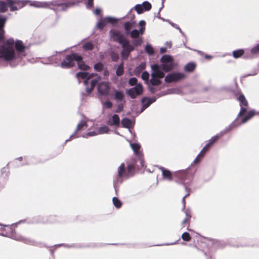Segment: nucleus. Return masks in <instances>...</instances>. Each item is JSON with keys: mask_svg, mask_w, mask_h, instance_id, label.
Segmentation results:
<instances>
[{"mask_svg": "<svg viewBox=\"0 0 259 259\" xmlns=\"http://www.w3.org/2000/svg\"><path fill=\"white\" fill-rule=\"evenodd\" d=\"M26 2H28L27 1ZM29 5L31 6L37 8H49L54 11L56 10L51 8V6H58L60 8V10L66 11L68 8L65 3H58L57 1H52L51 2H38V1H29Z\"/></svg>", "mask_w": 259, "mask_h": 259, "instance_id": "nucleus-5", "label": "nucleus"}, {"mask_svg": "<svg viewBox=\"0 0 259 259\" xmlns=\"http://www.w3.org/2000/svg\"><path fill=\"white\" fill-rule=\"evenodd\" d=\"M175 175L178 178L181 180H185L187 177L186 172L184 170L177 171Z\"/></svg>", "mask_w": 259, "mask_h": 259, "instance_id": "nucleus-40", "label": "nucleus"}, {"mask_svg": "<svg viewBox=\"0 0 259 259\" xmlns=\"http://www.w3.org/2000/svg\"><path fill=\"white\" fill-rule=\"evenodd\" d=\"M106 21H105V17L98 21L96 24V27L100 30H102L106 24Z\"/></svg>", "mask_w": 259, "mask_h": 259, "instance_id": "nucleus-36", "label": "nucleus"}, {"mask_svg": "<svg viewBox=\"0 0 259 259\" xmlns=\"http://www.w3.org/2000/svg\"><path fill=\"white\" fill-rule=\"evenodd\" d=\"M124 97V94L122 92L118 90H114V96L113 99L117 102H121Z\"/></svg>", "mask_w": 259, "mask_h": 259, "instance_id": "nucleus-26", "label": "nucleus"}, {"mask_svg": "<svg viewBox=\"0 0 259 259\" xmlns=\"http://www.w3.org/2000/svg\"><path fill=\"white\" fill-rule=\"evenodd\" d=\"M185 188L186 191L187 192V193L183 197V199H182V203H183V209H184V208L185 207V198H186L190 195V189L188 188V187H187L186 186H185Z\"/></svg>", "mask_w": 259, "mask_h": 259, "instance_id": "nucleus-50", "label": "nucleus"}, {"mask_svg": "<svg viewBox=\"0 0 259 259\" xmlns=\"http://www.w3.org/2000/svg\"><path fill=\"white\" fill-rule=\"evenodd\" d=\"M142 7L144 8V9L145 11H148L151 10L152 8L151 4L148 1H144L142 4Z\"/></svg>", "mask_w": 259, "mask_h": 259, "instance_id": "nucleus-44", "label": "nucleus"}, {"mask_svg": "<svg viewBox=\"0 0 259 259\" xmlns=\"http://www.w3.org/2000/svg\"><path fill=\"white\" fill-rule=\"evenodd\" d=\"M110 57L111 60L114 62L117 61L119 59V55L116 53H112Z\"/></svg>", "mask_w": 259, "mask_h": 259, "instance_id": "nucleus-56", "label": "nucleus"}, {"mask_svg": "<svg viewBox=\"0 0 259 259\" xmlns=\"http://www.w3.org/2000/svg\"><path fill=\"white\" fill-rule=\"evenodd\" d=\"M94 5V0H88L87 7L88 8L92 7Z\"/></svg>", "mask_w": 259, "mask_h": 259, "instance_id": "nucleus-61", "label": "nucleus"}, {"mask_svg": "<svg viewBox=\"0 0 259 259\" xmlns=\"http://www.w3.org/2000/svg\"><path fill=\"white\" fill-rule=\"evenodd\" d=\"M14 47L16 52H15L13 46H4V47H10L13 50L12 58L9 61H7V62L10 63V66L13 67L16 66L22 57L25 55L24 52L26 48L23 42L20 40L15 41Z\"/></svg>", "mask_w": 259, "mask_h": 259, "instance_id": "nucleus-2", "label": "nucleus"}, {"mask_svg": "<svg viewBox=\"0 0 259 259\" xmlns=\"http://www.w3.org/2000/svg\"><path fill=\"white\" fill-rule=\"evenodd\" d=\"M97 75V73H88V75L87 76V79H91V78L95 76L96 75Z\"/></svg>", "mask_w": 259, "mask_h": 259, "instance_id": "nucleus-64", "label": "nucleus"}, {"mask_svg": "<svg viewBox=\"0 0 259 259\" xmlns=\"http://www.w3.org/2000/svg\"><path fill=\"white\" fill-rule=\"evenodd\" d=\"M149 77V73L147 71H145L142 73L141 78L143 80H145L146 82H148Z\"/></svg>", "mask_w": 259, "mask_h": 259, "instance_id": "nucleus-51", "label": "nucleus"}, {"mask_svg": "<svg viewBox=\"0 0 259 259\" xmlns=\"http://www.w3.org/2000/svg\"><path fill=\"white\" fill-rule=\"evenodd\" d=\"M259 54V43L254 46L250 50V54L249 56L245 55V58L247 59H251L254 57V56Z\"/></svg>", "mask_w": 259, "mask_h": 259, "instance_id": "nucleus-23", "label": "nucleus"}, {"mask_svg": "<svg viewBox=\"0 0 259 259\" xmlns=\"http://www.w3.org/2000/svg\"><path fill=\"white\" fill-rule=\"evenodd\" d=\"M208 240H210L211 242V244H212V245L214 246V247L215 248L219 247V245L220 244L219 241L214 239H211V238L208 239Z\"/></svg>", "mask_w": 259, "mask_h": 259, "instance_id": "nucleus-54", "label": "nucleus"}, {"mask_svg": "<svg viewBox=\"0 0 259 259\" xmlns=\"http://www.w3.org/2000/svg\"><path fill=\"white\" fill-rule=\"evenodd\" d=\"M8 4L7 1H0V12L5 13L8 10Z\"/></svg>", "mask_w": 259, "mask_h": 259, "instance_id": "nucleus-39", "label": "nucleus"}, {"mask_svg": "<svg viewBox=\"0 0 259 259\" xmlns=\"http://www.w3.org/2000/svg\"><path fill=\"white\" fill-rule=\"evenodd\" d=\"M7 18L6 16H2L0 15V41L3 39V29L5 24L7 21Z\"/></svg>", "mask_w": 259, "mask_h": 259, "instance_id": "nucleus-24", "label": "nucleus"}, {"mask_svg": "<svg viewBox=\"0 0 259 259\" xmlns=\"http://www.w3.org/2000/svg\"><path fill=\"white\" fill-rule=\"evenodd\" d=\"M182 239L185 241H189L191 239V237L188 232H184L182 234L181 236Z\"/></svg>", "mask_w": 259, "mask_h": 259, "instance_id": "nucleus-48", "label": "nucleus"}, {"mask_svg": "<svg viewBox=\"0 0 259 259\" xmlns=\"http://www.w3.org/2000/svg\"><path fill=\"white\" fill-rule=\"evenodd\" d=\"M105 21H106V23H109L111 24H114L118 22L119 19L114 17L108 16L105 17Z\"/></svg>", "mask_w": 259, "mask_h": 259, "instance_id": "nucleus-35", "label": "nucleus"}, {"mask_svg": "<svg viewBox=\"0 0 259 259\" xmlns=\"http://www.w3.org/2000/svg\"><path fill=\"white\" fill-rule=\"evenodd\" d=\"M111 39L114 42H118L122 47L121 55L123 59H127L134 48L131 46L130 40L119 31L111 29L109 31Z\"/></svg>", "mask_w": 259, "mask_h": 259, "instance_id": "nucleus-1", "label": "nucleus"}, {"mask_svg": "<svg viewBox=\"0 0 259 259\" xmlns=\"http://www.w3.org/2000/svg\"><path fill=\"white\" fill-rule=\"evenodd\" d=\"M107 123L110 126L115 125L118 126L120 124V118L119 116L116 114L113 115L112 116L108 119Z\"/></svg>", "mask_w": 259, "mask_h": 259, "instance_id": "nucleus-18", "label": "nucleus"}, {"mask_svg": "<svg viewBox=\"0 0 259 259\" xmlns=\"http://www.w3.org/2000/svg\"><path fill=\"white\" fill-rule=\"evenodd\" d=\"M82 48L86 51H92L94 48V44L91 42H87L82 45Z\"/></svg>", "mask_w": 259, "mask_h": 259, "instance_id": "nucleus-37", "label": "nucleus"}, {"mask_svg": "<svg viewBox=\"0 0 259 259\" xmlns=\"http://www.w3.org/2000/svg\"><path fill=\"white\" fill-rule=\"evenodd\" d=\"M161 67L165 72H168L174 69L176 66L172 57L170 55H163L160 58Z\"/></svg>", "mask_w": 259, "mask_h": 259, "instance_id": "nucleus-6", "label": "nucleus"}, {"mask_svg": "<svg viewBox=\"0 0 259 259\" xmlns=\"http://www.w3.org/2000/svg\"><path fill=\"white\" fill-rule=\"evenodd\" d=\"M150 82L153 86H156L159 85L161 84V80L158 79L156 76H152L151 78L150 79Z\"/></svg>", "mask_w": 259, "mask_h": 259, "instance_id": "nucleus-38", "label": "nucleus"}, {"mask_svg": "<svg viewBox=\"0 0 259 259\" xmlns=\"http://www.w3.org/2000/svg\"><path fill=\"white\" fill-rule=\"evenodd\" d=\"M66 4V5H67V7L68 8H69V7H72L74 5H76V2H68V3H65Z\"/></svg>", "mask_w": 259, "mask_h": 259, "instance_id": "nucleus-62", "label": "nucleus"}, {"mask_svg": "<svg viewBox=\"0 0 259 259\" xmlns=\"http://www.w3.org/2000/svg\"><path fill=\"white\" fill-rule=\"evenodd\" d=\"M101 79V76H98L97 78L92 80L91 82V85L93 86L94 88L96 85L98 83L99 81Z\"/></svg>", "mask_w": 259, "mask_h": 259, "instance_id": "nucleus-52", "label": "nucleus"}, {"mask_svg": "<svg viewBox=\"0 0 259 259\" xmlns=\"http://www.w3.org/2000/svg\"><path fill=\"white\" fill-rule=\"evenodd\" d=\"M160 169L161 170L162 175L164 178L166 179L169 181H171L172 180V174L169 170L165 169L163 167H161Z\"/></svg>", "mask_w": 259, "mask_h": 259, "instance_id": "nucleus-25", "label": "nucleus"}, {"mask_svg": "<svg viewBox=\"0 0 259 259\" xmlns=\"http://www.w3.org/2000/svg\"><path fill=\"white\" fill-rule=\"evenodd\" d=\"M238 100L240 102L241 107L240 111L237 115V118L241 117L242 118L247 115L249 111H247V107L248 106V102L243 94L240 95L238 97Z\"/></svg>", "mask_w": 259, "mask_h": 259, "instance_id": "nucleus-9", "label": "nucleus"}, {"mask_svg": "<svg viewBox=\"0 0 259 259\" xmlns=\"http://www.w3.org/2000/svg\"><path fill=\"white\" fill-rule=\"evenodd\" d=\"M104 106L107 108L110 109L112 106V103L110 101H107L104 102Z\"/></svg>", "mask_w": 259, "mask_h": 259, "instance_id": "nucleus-59", "label": "nucleus"}, {"mask_svg": "<svg viewBox=\"0 0 259 259\" xmlns=\"http://www.w3.org/2000/svg\"><path fill=\"white\" fill-rule=\"evenodd\" d=\"M109 131V128L106 126L104 125L98 128V132L99 134H107Z\"/></svg>", "mask_w": 259, "mask_h": 259, "instance_id": "nucleus-41", "label": "nucleus"}, {"mask_svg": "<svg viewBox=\"0 0 259 259\" xmlns=\"http://www.w3.org/2000/svg\"><path fill=\"white\" fill-rule=\"evenodd\" d=\"M156 101L155 97L149 98L147 97H143L141 100L142 107L139 112L140 113H142L145 109L149 107L152 103Z\"/></svg>", "mask_w": 259, "mask_h": 259, "instance_id": "nucleus-15", "label": "nucleus"}, {"mask_svg": "<svg viewBox=\"0 0 259 259\" xmlns=\"http://www.w3.org/2000/svg\"><path fill=\"white\" fill-rule=\"evenodd\" d=\"M110 85L108 82L102 81L98 85V92L100 95H108L109 93Z\"/></svg>", "mask_w": 259, "mask_h": 259, "instance_id": "nucleus-16", "label": "nucleus"}, {"mask_svg": "<svg viewBox=\"0 0 259 259\" xmlns=\"http://www.w3.org/2000/svg\"><path fill=\"white\" fill-rule=\"evenodd\" d=\"M94 87L92 85H91L90 87H89L88 86L85 89V92L88 95H90L94 90Z\"/></svg>", "mask_w": 259, "mask_h": 259, "instance_id": "nucleus-60", "label": "nucleus"}, {"mask_svg": "<svg viewBox=\"0 0 259 259\" xmlns=\"http://www.w3.org/2000/svg\"><path fill=\"white\" fill-rule=\"evenodd\" d=\"M143 92V88L141 83L126 91V94L132 99H135L138 96L141 95Z\"/></svg>", "mask_w": 259, "mask_h": 259, "instance_id": "nucleus-11", "label": "nucleus"}, {"mask_svg": "<svg viewBox=\"0 0 259 259\" xmlns=\"http://www.w3.org/2000/svg\"><path fill=\"white\" fill-rule=\"evenodd\" d=\"M136 23L135 21L134 20H131L130 21L125 22L124 23V29L125 30V33L126 35H129V33H130L131 31L132 28L133 27V26Z\"/></svg>", "mask_w": 259, "mask_h": 259, "instance_id": "nucleus-21", "label": "nucleus"}, {"mask_svg": "<svg viewBox=\"0 0 259 259\" xmlns=\"http://www.w3.org/2000/svg\"><path fill=\"white\" fill-rule=\"evenodd\" d=\"M146 64L144 62H142L139 65L137 66L134 70L135 75H138L145 68Z\"/></svg>", "mask_w": 259, "mask_h": 259, "instance_id": "nucleus-28", "label": "nucleus"}, {"mask_svg": "<svg viewBox=\"0 0 259 259\" xmlns=\"http://www.w3.org/2000/svg\"><path fill=\"white\" fill-rule=\"evenodd\" d=\"M220 138H221V137L219 134L215 135L209 140L208 143L205 146H206V147L209 149L210 146L212 145Z\"/></svg>", "mask_w": 259, "mask_h": 259, "instance_id": "nucleus-29", "label": "nucleus"}, {"mask_svg": "<svg viewBox=\"0 0 259 259\" xmlns=\"http://www.w3.org/2000/svg\"><path fill=\"white\" fill-rule=\"evenodd\" d=\"M135 166L132 164H128L127 166V171L130 175L131 172L134 169Z\"/></svg>", "mask_w": 259, "mask_h": 259, "instance_id": "nucleus-58", "label": "nucleus"}, {"mask_svg": "<svg viewBox=\"0 0 259 259\" xmlns=\"http://www.w3.org/2000/svg\"><path fill=\"white\" fill-rule=\"evenodd\" d=\"M98 134V132H96L95 131L88 132L85 134L82 135V137L84 138H87L89 137H93L97 136Z\"/></svg>", "mask_w": 259, "mask_h": 259, "instance_id": "nucleus-49", "label": "nucleus"}, {"mask_svg": "<svg viewBox=\"0 0 259 259\" xmlns=\"http://www.w3.org/2000/svg\"><path fill=\"white\" fill-rule=\"evenodd\" d=\"M77 58H80L79 55L75 53H72L69 55H67L65 56L60 66L62 68H70L74 66L75 62Z\"/></svg>", "mask_w": 259, "mask_h": 259, "instance_id": "nucleus-8", "label": "nucleus"}, {"mask_svg": "<svg viewBox=\"0 0 259 259\" xmlns=\"http://www.w3.org/2000/svg\"><path fill=\"white\" fill-rule=\"evenodd\" d=\"M124 73V64L123 62L119 65L116 70V74L118 76H121Z\"/></svg>", "mask_w": 259, "mask_h": 259, "instance_id": "nucleus-33", "label": "nucleus"}, {"mask_svg": "<svg viewBox=\"0 0 259 259\" xmlns=\"http://www.w3.org/2000/svg\"><path fill=\"white\" fill-rule=\"evenodd\" d=\"M129 35L131 36V37L134 39V38H142V37L140 36V34H139L138 32V30L136 29H134L132 31L130 32L129 33Z\"/></svg>", "mask_w": 259, "mask_h": 259, "instance_id": "nucleus-43", "label": "nucleus"}, {"mask_svg": "<svg viewBox=\"0 0 259 259\" xmlns=\"http://www.w3.org/2000/svg\"><path fill=\"white\" fill-rule=\"evenodd\" d=\"M13 50L10 47H4L2 46L0 49V58L3 59L7 62L12 58Z\"/></svg>", "mask_w": 259, "mask_h": 259, "instance_id": "nucleus-14", "label": "nucleus"}, {"mask_svg": "<svg viewBox=\"0 0 259 259\" xmlns=\"http://www.w3.org/2000/svg\"><path fill=\"white\" fill-rule=\"evenodd\" d=\"M244 54L243 49H239L235 50L232 53V55L234 58H239Z\"/></svg>", "mask_w": 259, "mask_h": 259, "instance_id": "nucleus-32", "label": "nucleus"}, {"mask_svg": "<svg viewBox=\"0 0 259 259\" xmlns=\"http://www.w3.org/2000/svg\"><path fill=\"white\" fill-rule=\"evenodd\" d=\"M208 150V149L206 147V146H204L201 151L200 152V153L198 154L197 157L195 158L194 160L193 163V164H197L199 163L202 158L204 157L205 155L206 152Z\"/></svg>", "mask_w": 259, "mask_h": 259, "instance_id": "nucleus-20", "label": "nucleus"}, {"mask_svg": "<svg viewBox=\"0 0 259 259\" xmlns=\"http://www.w3.org/2000/svg\"><path fill=\"white\" fill-rule=\"evenodd\" d=\"M103 68H104V65L100 62L96 63L94 66V69L96 71H98V72H100V71H101L102 70H103Z\"/></svg>", "mask_w": 259, "mask_h": 259, "instance_id": "nucleus-46", "label": "nucleus"}, {"mask_svg": "<svg viewBox=\"0 0 259 259\" xmlns=\"http://www.w3.org/2000/svg\"><path fill=\"white\" fill-rule=\"evenodd\" d=\"M254 114L255 111L254 110H250L247 116L241 118L240 121L238 119L239 118H237V116L235 120L230 124L221 131L219 134L221 137H223L224 135L232 131L234 128L240 125L241 124L246 123L254 116Z\"/></svg>", "mask_w": 259, "mask_h": 259, "instance_id": "nucleus-4", "label": "nucleus"}, {"mask_svg": "<svg viewBox=\"0 0 259 259\" xmlns=\"http://www.w3.org/2000/svg\"><path fill=\"white\" fill-rule=\"evenodd\" d=\"M134 8L138 14H141L145 11V10L144 9V8L142 7V5H141V4L136 5L134 7Z\"/></svg>", "mask_w": 259, "mask_h": 259, "instance_id": "nucleus-45", "label": "nucleus"}, {"mask_svg": "<svg viewBox=\"0 0 259 259\" xmlns=\"http://www.w3.org/2000/svg\"><path fill=\"white\" fill-rule=\"evenodd\" d=\"M145 29V27H140V28L138 30V32L140 35H142L144 33V32Z\"/></svg>", "mask_w": 259, "mask_h": 259, "instance_id": "nucleus-63", "label": "nucleus"}, {"mask_svg": "<svg viewBox=\"0 0 259 259\" xmlns=\"http://www.w3.org/2000/svg\"><path fill=\"white\" fill-rule=\"evenodd\" d=\"M132 44L131 46H132L135 50V48L140 46L143 43L142 38H134L132 41Z\"/></svg>", "mask_w": 259, "mask_h": 259, "instance_id": "nucleus-30", "label": "nucleus"}, {"mask_svg": "<svg viewBox=\"0 0 259 259\" xmlns=\"http://www.w3.org/2000/svg\"><path fill=\"white\" fill-rule=\"evenodd\" d=\"M123 109V104L120 103L117 105V107L115 110V112L119 113L121 112Z\"/></svg>", "mask_w": 259, "mask_h": 259, "instance_id": "nucleus-57", "label": "nucleus"}, {"mask_svg": "<svg viewBox=\"0 0 259 259\" xmlns=\"http://www.w3.org/2000/svg\"><path fill=\"white\" fill-rule=\"evenodd\" d=\"M145 52L150 56H152L154 54V50L150 44H147L145 47Z\"/></svg>", "mask_w": 259, "mask_h": 259, "instance_id": "nucleus-34", "label": "nucleus"}, {"mask_svg": "<svg viewBox=\"0 0 259 259\" xmlns=\"http://www.w3.org/2000/svg\"><path fill=\"white\" fill-rule=\"evenodd\" d=\"M128 175L124 163H122L118 168V174L113 182V186L115 191L123 182V177H127Z\"/></svg>", "mask_w": 259, "mask_h": 259, "instance_id": "nucleus-7", "label": "nucleus"}, {"mask_svg": "<svg viewBox=\"0 0 259 259\" xmlns=\"http://www.w3.org/2000/svg\"><path fill=\"white\" fill-rule=\"evenodd\" d=\"M8 6L11 12L17 11L25 5V3L20 0H7Z\"/></svg>", "mask_w": 259, "mask_h": 259, "instance_id": "nucleus-13", "label": "nucleus"}, {"mask_svg": "<svg viewBox=\"0 0 259 259\" xmlns=\"http://www.w3.org/2000/svg\"><path fill=\"white\" fill-rule=\"evenodd\" d=\"M137 81L138 79H137V78L132 77L130 78L128 80V83L130 84V85L133 86L136 84L137 85Z\"/></svg>", "mask_w": 259, "mask_h": 259, "instance_id": "nucleus-53", "label": "nucleus"}, {"mask_svg": "<svg viewBox=\"0 0 259 259\" xmlns=\"http://www.w3.org/2000/svg\"><path fill=\"white\" fill-rule=\"evenodd\" d=\"M15 41L13 38H10L6 41V45L4 46H13L15 45Z\"/></svg>", "mask_w": 259, "mask_h": 259, "instance_id": "nucleus-55", "label": "nucleus"}, {"mask_svg": "<svg viewBox=\"0 0 259 259\" xmlns=\"http://www.w3.org/2000/svg\"><path fill=\"white\" fill-rule=\"evenodd\" d=\"M130 146L134 153L136 155L137 157V162L140 163V165H138V166H140L141 167H143L144 161L143 159V155L140 151L141 148L140 145L138 143H131Z\"/></svg>", "mask_w": 259, "mask_h": 259, "instance_id": "nucleus-12", "label": "nucleus"}, {"mask_svg": "<svg viewBox=\"0 0 259 259\" xmlns=\"http://www.w3.org/2000/svg\"><path fill=\"white\" fill-rule=\"evenodd\" d=\"M87 122L81 120L77 125L76 128L74 132V135H76L78 131L81 130L84 126L87 127Z\"/></svg>", "mask_w": 259, "mask_h": 259, "instance_id": "nucleus-31", "label": "nucleus"}, {"mask_svg": "<svg viewBox=\"0 0 259 259\" xmlns=\"http://www.w3.org/2000/svg\"><path fill=\"white\" fill-rule=\"evenodd\" d=\"M88 72H79L76 74V77L78 78L87 79Z\"/></svg>", "mask_w": 259, "mask_h": 259, "instance_id": "nucleus-47", "label": "nucleus"}, {"mask_svg": "<svg viewBox=\"0 0 259 259\" xmlns=\"http://www.w3.org/2000/svg\"><path fill=\"white\" fill-rule=\"evenodd\" d=\"M185 77L183 73L174 72L167 74L164 78V81L167 83L177 82L183 79Z\"/></svg>", "mask_w": 259, "mask_h": 259, "instance_id": "nucleus-10", "label": "nucleus"}, {"mask_svg": "<svg viewBox=\"0 0 259 259\" xmlns=\"http://www.w3.org/2000/svg\"><path fill=\"white\" fill-rule=\"evenodd\" d=\"M196 66V65L195 63L189 62L185 65L184 70L186 72H191L195 70Z\"/></svg>", "mask_w": 259, "mask_h": 259, "instance_id": "nucleus-27", "label": "nucleus"}, {"mask_svg": "<svg viewBox=\"0 0 259 259\" xmlns=\"http://www.w3.org/2000/svg\"><path fill=\"white\" fill-rule=\"evenodd\" d=\"M151 70L152 72L151 73L152 76H156L158 79L160 80L164 75V73L159 69V66L157 64H154L151 65Z\"/></svg>", "mask_w": 259, "mask_h": 259, "instance_id": "nucleus-17", "label": "nucleus"}, {"mask_svg": "<svg viewBox=\"0 0 259 259\" xmlns=\"http://www.w3.org/2000/svg\"><path fill=\"white\" fill-rule=\"evenodd\" d=\"M112 202L115 207H116L117 208H119L121 207L122 205V203L118 198L114 197L112 198Z\"/></svg>", "mask_w": 259, "mask_h": 259, "instance_id": "nucleus-42", "label": "nucleus"}, {"mask_svg": "<svg viewBox=\"0 0 259 259\" xmlns=\"http://www.w3.org/2000/svg\"><path fill=\"white\" fill-rule=\"evenodd\" d=\"M121 122L122 127L128 128L130 132L132 133L130 130V128L134 126V123L130 119L126 117L123 118L121 120Z\"/></svg>", "mask_w": 259, "mask_h": 259, "instance_id": "nucleus-19", "label": "nucleus"}, {"mask_svg": "<svg viewBox=\"0 0 259 259\" xmlns=\"http://www.w3.org/2000/svg\"><path fill=\"white\" fill-rule=\"evenodd\" d=\"M79 58H77L76 60V62L77 63L78 68L81 70H88L90 68L89 66L84 63L81 56L79 55Z\"/></svg>", "mask_w": 259, "mask_h": 259, "instance_id": "nucleus-22", "label": "nucleus"}, {"mask_svg": "<svg viewBox=\"0 0 259 259\" xmlns=\"http://www.w3.org/2000/svg\"><path fill=\"white\" fill-rule=\"evenodd\" d=\"M12 225H6V230L0 233V235L12 238L16 241L22 242L28 245H35V242L31 238H26L14 232Z\"/></svg>", "mask_w": 259, "mask_h": 259, "instance_id": "nucleus-3", "label": "nucleus"}]
</instances>
